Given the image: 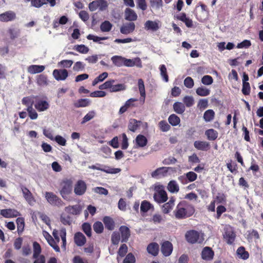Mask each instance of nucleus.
I'll use <instances>...</instances> for the list:
<instances>
[{"mask_svg": "<svg viewBox=\"0 0 263 263\" xmlns=\"http://www.w3.org/2000/svg\"><path fill=\"white\" fill-rule=\"evenodd\" d=\"M195 212L193 205L185 200H182L177 205L173 213L176 219H184L193 216Z\"/></svg>", "mask_w": 263, "mask_h": 263, "instance_id": "obj_1", "label": "nucleus"}, {"mask_svg": "<svg viewBox=\"0 0 263 263\" xmlns=\"http://www.w3.org/2000/svg\"><path fill=\"white\" fill-rule=\"evenodd\" d=\"M115 82V81L114 80H108L103 84L100 85L99 88L101 90L109 89L110 92H111L125 90L126 86L124 84L114 85Z\"/></svg>", "mask_w": 263, "mask_h": 263, "instance_id": "obj_2", "label": "nucleus"}, {"mask_svg": "<svg viewBox=\"0 0 263 263\" xmlns=\"http://www.w3.org/2000/svg\"><path fill=\"white\" fill-rule=\"evenodd\" d=\"M61 186L60 193L64 199L68 200V196L72 192V181L71 179H65L62 182Z\"/></svg>", "mask_w": 263, "mask_h": 263, "instance_id": "obj_3", "label": "nucleus"}, {"mask_svg": "<svg viewBox=\"0 0 263 263\" xmlns=\"http://www.w3.org/2000/svg\"><path fill=\"white\" fill-rule=\"evenodd\" d=\"M89 168L92 170H96L105 172L107 174H117L121 172V170L119 168H111L108 166L101 164L100 163H96L95 165H92L88 166Z\"/></svg>", "mask_w": 263, "mask_h": 263, "instance_id": "obj_4", "label": "nucleus"}, {"mask_svg": "<svg viewBox=\"0 0 263 263\" xmlns=\"http://www.w3.org/2000/svg\"><path fill=\"white\" fill-rule=\"evenodd\" d=\"M45 198L48 202L52 205L60 207L64 205V203L61 199L53 192H46Z\"/></svg>", "mask_w": 263, "mask_h": 263, "instance_id": "obj_5", "label": "nucleus"}, {"mask_svg": "<svg viewBox=\"0 0 263 263\" xmlns=\"http://www.w3.org/2000/svg\"><path fill=\"white\" fill-rule=\"evenodd\" d=\"M185 237L189 243L194 244L198 242L200 234L197 231L191 230L186 232Z\"/></svg>", "mask_w": 263, "mask_h": 263, "instance_id": "obj_6", "label": "nucleus"}, {"mask_svg": "<svg viewBox=\"0 0 263 263\" xmlns=\"http://www.w3.org/2000/svg\"><path fill=\"white\" fill-rule=\"evenodd\" d=\"M20 188L25 200L29 205H33L35 203L36 200L31 192L26 186L22 184L20 185Z\"/></svg>", "mask_w": 263, "mask_h": 263, "instance_id": "obj_7", "label": "nucleus"}, {"mask_svg": "<svg viewBox=\"0 0 263 263\" xmlns=\"http://www.w3.org/2000/svg\"><path fill=\"white\" fill-rule=\"evenodd\" d=\"M87 189V185L84 181L79 180L74 186V193L76 195L82 196L85 194Z\"/></svg>", "mask_w": 263, "mask_h": 263, "instance_id": "obj_8", "label": "nucleus"}, {"mask_svg": "<svg viewBox=\"0 0 263 263\" xmlns=\"http://www.w3.org/2000/svg\"><path fill=\"white\" fill-rule=\"evenodd\" d=\"M223 236L224 240L228 245H232L234 244L236 235L231 228L225 230Z\"/></svg>", "mask_w": 263, "mask_h": 263, "instance_id": "obj_9", "label": "nucleus"}, {"mask_svg": "<svg viewBox=\"0 0 263 263\" xmlns=\"http://www.w3.org/2000/svg\"><path fill=\"white\" fill-rule=\"evenodd\" d=\"M167 194L163 190H159L154 194V200L158 203H164L167 200Z\"/></svg>", "mask_w": 263, "mask_h": 263, "instance_id": "obj_10", "label": "nucleus"}, {"mask_svg": "<svg viewBox=\"0 0 263 263\" xmlns=\"http://www.w3.org/2000/svg\"><path fill=\"white\" fill-rule=\"evenodd\" d=\"M68 76V71L65 69H54L53 71V76L57 81L65 80Z\"/></svg>", "mask_w": 263, "mask_h": 263, "instance_id": "obj_11", "label": "nucleus"}, {"mask_svg": "<svg viewBox=\"0 0 263 263\" xmlns=\"http://www.w3.org/2000/svg\"><path fill=\"white\" fill-rule=\"evenodd\" d=\"M173 250V245L169 241H165L162 243L161 251L164 256H170L172 254Z\"/></svg>", "mask_w": 263, "mask_h": 263, "instance_id": "obj_12", "label": "nucleus"}, {"mask_svg": "<svg viewBox=\"0 0 263 263\" xmlns=\"http://www.w3.org/2000/svg\"><path fill=\"white\" fill-rule=\"evenodd\" d=\"M1 215L5 218L16 217L21 215L20 213L15 209H7L1 210Z\"/></svg>", "mask_w": 263, "mask_h": 263, "instance_id": "obj_13", "label": "nucleus"}, {"mask_svg": "<svg viewBox=\"0 0 263 263\" xmlns=\"http://www.w3.org/2000/svg\"><path fill=\"white\" fill-rule=\"evenodd\" d=\"M16 18V14L12 11H8L0 14V22H8L14 20Z\"/></svg>", "mask_w": 263, "mask_h": 263, "instance_id": "obj_14", "label": "nucleus"}, {"mask_svg": "<svg viewBox=\"0 0 263 263\" xmlns=\"http://www.w3.org/2000/svg\"><path fill=\"white\" fill-rule=\"evenodd\" d=\"M135 29V24L133 22H129L123 24L120 27V32L123 34H128L133 32Z\"/></svg>", "mask_w": 263, "mask_h": 263, "instance_id": "obj_15", "label": "nucleus"}, {"mask_svg": "<svg viewBox=\"0 0 263 263\" xmlns=\"http://www.w3.org/2000/svg\"><path fill=\"white\" fill-rule=\"evenodd\" d=\"M214 252L212 249L209 247H204L201 252V257L203 260L206 261L212 260L213 259Z\"/></svg>", "mask_w": 263, "mask_h": 263, "instance_id": "obj_16", "label": "nucleus"}, {"mask_svg": "<svg viewBox=\"0 0 263 263\" xmlns=\"http://www.w3.org/2000/svg\"><path fill=\"white\" fill-rule=\"evenodd\" d=\"M119 232L121 234V241L126 242L130 236L129 229L126 226H122L119 228Z\"/></svg>", "mask_w": 263, "mask_h": 263, "instance_id": "obj_17", "label": "nucleus"}, {"mask_svg": "<svg viewBox=\"0 0 263 263\" xmlns=\"http://www.w3.org/2000/svg\"><path fill=\"white\" fill-rule=\"evenodd\" d=\"M137 101H138V99L135 98H130L127 100L124 105L120 108L119 114L122 115L126 112L130 107L136 106L134 103Z\"/></svg>", "mask_w": 263, "mask_h": 263, "instance_id": "obj_18", "label": "nucleus"}, {"mask_svg": "<svg viewBox=\"0 0 263 263\" xmlns=\"http://www.w3.org/2000/svg\"><path fill=\"white\" fill-rule=\"evenodd\" d=\"M194 146L197 149L203 151H207L210 148V143L206 141H196Z\"/></svg>", "mask_w": 263, "mask_h": 263, "instance_id": "obj_19", "label": "nucleus"}, {"mask_svg": "<svg viewBox=\"0 0 263 263\" xmlns=\"http://www.w3.org/2000/svg\"><path fill=\"white\" fill-rule=\"evenodd\" d=\"M74 241L79 247H82L86 242L85 236L81 232H77L74 236Z\"/></svg>", "mask_w": 263, "mask_h": 263, "instance_id": "obj_20", "label": "nucleus"}, {"mask_svg": "<svg viewBox=\"0 0 263 263\" xmlns=\"http://www.w3.org/2000/svg\"><path fill=\"white\" fill-rule=\"evenodd\" d=\"M34 107L39 111H43L49 108V104L46 101L39 100L35 104Z\"/></svg>", "mask_w": 263, "mask_h": 263, "instance_id": "obj_21", "label": "nucleus"}, {"mask_svg": "<svg viewBox=\"0 0 263 263\" xmlns=\"http://www.w3.org/2000/svg\"><path fill=\"white\" fill-rule=\"evenodd\" d=\"M103 222L105 228L109 230L112 231L115 229V223L114 219L109 216H105L103 219Z\"/></svg>", "mask_w": 263, "mask_h": 263, "instance_id": "obj_22", "label": "nucleus"}, {"mask_svg": "<svg viewBox=\"0 0 263 263\" xmlns=\"http://www.w3.org/2000/svg\"><path fill=\"white\" fill-rule=\"evenodd\" d=\"M65 211L69 214L76 215L80 214L81 208L78 204L69 205L65 208Z\"/></svg>", "mask_w": 263, "mask_h": 263, "instance_id": "obj_23", "label": "nucleus"}, {"mask_svg": "<svg viewBox=\"0 0 263 263\" xmlns=\"http://www.w3.org/2000/svg\"><path fill=\"white\" fill-rule=\"evenodd\" d=\"M137 15L135 11L130 8H126L125 10V19L129 21H134L137 19Z\"/></svg>", "mask_w": 263, "mask_h": 263, "instance_id": "obj_24", "label": "nucleus"}, {"mask_svg": "<svg viewBox=\"0 0 263 263\" xmlns=\"http://www.w3.org/2000/svg\"><path fill=\"white\" fill-rule=\"evenodd\" d=\"M135 142L138 147H143L147 145L148 141L144 135L139 134L137 136L135 139Z\"/></svg>", "mask_w": 263, "mask_h": 263, "instance_id": "obj_25", "label": "nucleus"}, {"mask_svg": "<svg viewBox=\"0 0 263 263\" xmlns=\"http://www.w3.org/2000/svg\"><path fill=\"white\" fill-rule=\"evenodd\" d=\"M159 247L157 243L152 242L149 244L147 247V252L154 256L158 255Z\"/></svg>", "mask_w": 263, "mask_h": 263, "instance_id": "obj_26", "label": "nucleus"}, {"mask_svg": "<svg viewBox=\"0 0 263 263\" xmlns=\"http://www.w3.org/2000/svg\"><path fill=\"white\" fill-rule=\"evenodd\" d=\"M169 168L170 167H159L152 173L151 176L153 178H157L158 176L161 175L164 176L168 172Z\"/></svg>", "mask_w": 263, "mask_h": 263, "instance_id": "obj_27", "label": "nucleus"}, {"mask_svg": "<svg viewBox=\"0 0 263 263\" xmlns=\"http://www.w3.org/2000/svg\"><path fill=\"white\" fill-rule=\"evenodd\" d=\"M236 254L239 258L243 260H246L249 257V252L246 250L245 248L243 246H241L237 249Z\"/></svg>", "mask_w": 263, "mask_h": 263, "instance_id": "obj_28", "label": "nucleus"}, {"mask_svg": "<svg viewBox=\"0 0 263 263\" xmlns=\"http://www.w3.org/2000/svg\"><path fill=\"white\" fill-rule=\"evenodd\" d=\"M144 28L147 30H150L153 31H156L159 28V27L156 22L148 20L145 23Z\"/></svg>", "mask_w": 263, "mask_h": 263, "instance_id": "obj_29", "label": "nucleus"}, {"mask_svg": "<svg viewBox=\"0 0 263 263\" xmlns=\"http://www.w3.org/2000/svg\"><path fill=\"white\" fill-rule=\"evenodd\" d=\"M138 83L139 90L141 96V101H142L143 103H144L145 98V90L144 81L142 79H139L138 80Z\"/></svg>", "mask_w": 263, "mask_h": 263, "instance_id": "obj_30", "label": "nucleus"}, {"mask_svg": "<svg viewBox=\"0 0 263 263\" xmlns=\"http://www.w3.org/2000/svg\"><path fill=\"white\" fill-rule=\"evenodd\" d=\"M154 209V206L149 201L143 200L141 202L140 211L141 213L147 212L151 209Z\"/></svg>", "mask_w": 263, "mask_h": 263, "instance_id": "obj_31", "label": "nucleus"}, {"mask_svg": "<svg viewBox=\"0 0 263 263\" xmlns=\"http://www.w3.org/2000/svg\"><path fill=\"white\" fill-rule=\"evenodd\" d=\"M140 121H137L135 119H130L128 124V129L129 130L135 132L139 127Z\"/></svg>", "mask_w": 263, "mask_h": 263, "instance_id": "obj_32", "label": "nucleus"}, {"mask_svg": "<svg viewBox=\"0 0 263 263\" xmlns=\"http://www.w3.org/2000/svg\"><path fill=\"white\" fill-rule=\"evenodd\" d=\"M174 110L178 114H183L185 109L184 105L179 102H176L173 104Z\"/></svg>", "mask_w": 263, "mask_h": 263, "instance_id": "obj_33", "label": "nucleus"}, {"mask_svg": "<svg viewBox=\"0 0 263 263\" xmlns=\"http://www.w3.org/2000/svg\"><path fill=\"white\" fill-rule=\"evenodd\" d=\"M205 135L208 140L213 141L217 139L218 133L214 129H209L205 131Z\"/></svg>", "mask_w": 263, "mask_h": 263, "instance_id": "obj_34", "label": "nucleus"}, {"mask_svg": "<svg viewBox=\"0 0 263 263\" xmlns=\"http://www.w3.org/2000/svg\"><path fill=\"white\" fill-rule=\"evenodd\" d=\"M124 57L119 55H114L111 58L113 64L117 67H121L124 65Z\"/></svg>", "mask_w": 263, "mask_h": 263, "instance_id": "obj_35", "label": "nucleus"}, {"mask_svg": "<svg viewBox=\"0 0 263 263\" xmlns=\"http://www.w3.org/2000/svg\"><path fill=\"white\" fill-rule=\"evenodd\" d=\"M45 69L43 65H32L28 67V71L31 73H37L42 72Z\"/></svg>", "mask_w": 263, "mask_h": 263, "instance_id": "obj_36", "label": "nucleus"}, {"mask_svg": "<svg viewBox=\"0 0 263 263\" xmlns=\"http://www.w3.org/2000/svg\"><path fill=\"white\" fill-rule=\"evenodd\" d=\"M167 189L171 193H177L179 191V186L175 180H171L167 185Z\"/></svg>", "mask_w": 263, "mask_h": 263, "instance_id": "obj_37", "label": "nucleus"}, {"mask_svg": "<svg viewBox=\"0 0 263 263\" xmlns=\"http://www.w3.org/2000/svg\"><path fill=\"white\" fill-rule=\"evenodd\" d=\"M137 62L140 63V67H141L142 66L141 64V60L140 58H137L134 60H132L127 59L124 58V65L127 67H133L136 65Z\"/></svg>", "mask_w": 263, "mask_h": 263, "instance_id": "obj_38", "label": "nucleus"}, {"mask_svg": "<svg viewBox=\"0 0 263 263\" xmlns=\"http://www.w3.org/2000/svg\"><path fill=\"white\" fill-rule=\"evenodd\" d=\"M168 121L171 125L175 126L180 123V119L176 115L172 114L168 117Z\"/></svg>", "mask_w": 263, "mask_h": 263, "instance_id": "obj_39", "label": "nucleus"}, {"mask_svg": "<svg viewBox=\"0 0 263 263\" xmlns=\"http://www.w3.org/2000/svg\"><path fill=\"white\" fill-rule=\"evenodd\" d=\"M215 117V112L212 109L206 110L203 114V119L206 122H210L213 120Z\"/></svg>", "mask_w": 263, "mask_h": 263, "instance_id": "obj_40", "label": "nucleus"}, {"mask_svg": "<svg viewBox=\"0 0 263 263\" xmlns=\"http://www.w3.org/2000/svg\"><path fill=\"white\" fill-rule=\"evenodd\" d=\"M17 224V232L19 234H21L24 229L25 221L23 217H18L16 220Z\"/></svg>", "mask_w": 263, "mask_h": 263, "instance_id": "obj_41", "label": "nucleus"}, {"mask_svg": "<svg viewBox=\"0 0 263 263\" xmlns=\"http://www.w3.org/2000/svg\"><path fill=\"white\" fill-rule=\"evenodd\" d=\"M90 104V101L87 99H81L74 103V106L77 107H84L88 106Z\"/></svg>", "mask_w": 263, "mask_h": 263, "instance_id": "obj_42", "label": "nucleus"}, {"mask_svg": "<svg viewBox=\"0 0 263 263\" xmlns=\"http://www.w3.org/2000/svg\"><path fill=\"white\" fill-rule=\"evenodd\" d=\"M33 257L34 258H37L39 257L40 255V253H41V247L40 245L36 242L34 241L33 243Z\"/></svg>", "mask_w": 263, "mask_h": 263, "instance_id": "obj_43", "label": "nucleus"}, {"mask_svg": "<svg viewBox=\"0 0 263 263\" xmlns=\"http://www.w3.org/2000/svg\"><path fill=\"white\" fill-rule=\"evenodd\" d=\"M196 92L199 96L205 97L210 95V90L205 87L201 86L196 89Z\"/></svg>", "mask_w": 263, "mask_h": 263, "instance_id": "obj_44", "label": "nucleus"}, {"mask_svg": "<svg viewBox=\"0 0 263 263\" xmlns=\"http://www.w3.org/2000/svg\"><path fill=\"white\" fill-rule=\"evenodd\" d=\"M112 25L108 21H105L100 25V29L102 32H108L111 30Z\"/></svg>", "mask_w": 263, "mask_h": 263, "instance_id": "obj_45", "label": "nucleus"}, {"mask_svg": "<svg viewBox=\"0 0 263 263\" xmlns=\"http://www.w3.org/2000/svg\"><path fill=\"white\" fill-rule=\"evenodd\" d=\"M73 49L82 54L87 53L89 51L88 47L83 44L75 45Z\"/></svg>", "mask_w": 263, "mask_h": 263, "instance_id": "obj_46", "label": "nucleus"}, {"mask_svg": "<svg viewBox=\"0 0 263 263\" xmlns=\"http://www.w3.org/2000/svg\"><path fill=\"white\" fill-rule=\"evenodd\" d=\"M47 241L49 245L53 248V249L57 252H59L60 251V249L58 245H57V242L50 235L48 236V239H47Z\"/></svg>", "mask_w": 263, "mask_h": 263, "instance_id": "obj_47", "label": "nucleus"}, {"mask_svg": "<svg viewBox=\"0 0 263 263\" xmlns=\"http://www.w3.org/2000/svg\"><path fill=\"white\" fill-rule=\"evenodd\" d=\"M94 231L97 234H101L103 232L104 226L100 221H96L93 224Z\"/></svg>", "mask_w": 263, "mask_h": 263, "instance_id": "obj_48", "label": "nucleus"}, {"mask_svg": "<svg viewBox=\"0 0 263 263\" xmlns=\"http://www.w3.org/2000/svg\"><path fill=\"white\" fill-rule=\"evenodd\" d=\"M158 127L163 132H166L171 129L170 125L165 120L160 121L158 123Z\"/></svg>", "mask_w": 263, "mask_h": 263, "instance_id": "obj_49", "label": "nucleus"}, {"mask_svg": "<svg viewBox=\"0 0 263 263\" xmlns=\"http://www.w3.org/2000/svg\"><path fill=\"white\" fill-rule=\"evenodd\" d=\"M107 77L108 73L106 72H104L100 74L99 76L96 77L92 81V86H95L99 82L103 81Z\"/></svg>", "mask_w": 263, "mask_h": 263, "instance_id": "obj_50", "label": "nucleus"}, {"mask_svg": "<svg viewBox=\"0 0 263 263\" xmlns=\"http://www.w3.org/2000/svg\"><path fill=\"white\" fill-rule=\"evenodd\" d=\"M82 230L88 237L91 236V227L89 223L85 222L82 224Z\"/></svg>", "mask_w": 263, "mask_h": 263, "instance_id": "obj_51", "label": "nucleus"}, {"mask_svg": "<svg viewBox=\"0 0 263 263\" xmlns=\"http://www.w3.org/2000/svg\"><path fill=\"white\" fill-rule=\"evenodd\" d=\"M120 240V236L119 232H114L111 235V241L114 245L119 244Z\"/></svg>", "mask_w": 263, "mask_h": 263, "instance_id": "obj_52", "label": "nucleus"}, {"mask_svg": "<svg viewBox=\"0 0 263 263\" xmlns=\"http://www.w3.org/2000/svg\"><path fill=\"white\" fill-rule=\"evenodd\" d=\"M95 116V112L94 111H89L83 118L82 121L81 122V124H83L86 122L90 121V120L94 118Z\"/></svg>", "mask_w": 263, "mask_h": 263, "instance_id": "obj_53", "label": "nucleus"}, {"mask_svg": "<svg viewBox=\"0 0 263 263\" xmlns=\"http://www.w3.org/2000/svg\"><path fill=\"white\" fill-rule=\"evenodd\" d=\"M183 103L187 107H191L194 103V100L192 96H185L183 99Z\"/></svg>", "mask_w": 263, "mask_h": 263, "instance_id": "obj_54", "label": "nucleus"}, {"mask_svg": "<svg viewBox=\"0 0 263 263\" xmlns=\"http://www.w3.org/2000/svg\"><path fill=\"white\" fill-rule=\"evenodd\" d=\"M186 174V178H187L188 182H191L195 181L197 178V175L193 171L189 172Z\"/></svg>", "mask_w": 263, "mask_h": 263, "instance_id": "obj_55", "label": "nucleus"}, {"mask_svg": "<svg viewBox=\"0 0 263 263\" xmlns=\"http://www.w3.org/2000/svg\"><path fill=\"white\" fill-rule=\"evenodd\" d=\"M27 110L31 119L34 120L37 118L38 115L32 106H29L27 107Z\"/></svg>", "mask_w": 263, "mask_h": 263, "instance_id": "obj_56", "label": "nucleus"}, {"mask_svg": "<svg viewBox=\"0 0 263 263\" xmlns=\"http://www.w3.org/2000/svg\"><path fill=\"white\" fill-rule=\"evenodd\" d=\"M32 6L40 8L46 4V0H30Z\"/></svg>", "mask_w": 263, "mask_h": 263, "instance_id": "obj_57", "label": "nucleus"}, {"mask_svg": "<svg viewBox=\"0 0 263 263\" xmlns=\"http://www.w3.org/2000/svg\"><path fill=\"white\" fill-rule=\"evenodd\" d=\"M201 82L204 85H210L213 83V79L211 76L205 75L202 78Z\"/></svg>", "mask_w": 263, "mask_h": 263, "instance_id": "obj_58", "label": "nucleus"}, {"mask_svg": "<svg viewBox=\"0 0 263 263\" xmlns=\"http://www.w3.org/2000/svg\"><path fill=\"white\" fill-rule=\"evenodd\" d=\"M128 248L126 244L121 245L118 252V255L121 257H124L127 252Z\"/></svg>", "mask_w": 263, "mask_h": 263, "instance_id": "obj_59", "label": "nucleus"}, {"mask_svg": "<svg viewBox=\"0 0 263 263\" xmlns=\"http://www.w3.org/2000/svg\"><path fill=\"white\" fill-rule=\"evenodd\" d=\"M208 106V101L206 99H200L198 101L197 107L200 109H204L207 108Z\"/></svg>", "mask_w": 263, "mask_h": 263, "instance_id": "obj_60", "label": "nucleus"}, {"mask_svg": "<svg viewBox=\"0 0 263 263\" xmlns=\"http://www.w3.org/2000/svg\"><path fill=\"white\" fill-rule=\"evenodd\" d=\"M184 85L188 88H192L194 85L193 79L190 77H187L184 80Z\"/></svg>", "mask_w": 263, "mask_h": 263, "instance_id": "obj_61", "label": "nucleus"}, {"mask_svg": "<svg viewBox=\"0 0 263 263\" xmlns=\"http://www.w3.org/2000/svg\"><path fill=\"white\" fill-rule=\"evenodd\" d=\"M250 86L249 82L242 83V92L245 95H249L250 93Z\"/></svg>", "mask_w": 263, "mask_h": 263, "instance_id": "obj_62", "label": "nucleus"}, {"mask_svg": "<svg viewBox=\"0 0 263 263\" xmlns=\"http://www.w3.org/2000/svg\"><path fill=\"white\" fill-rule=\"evenodd\" d=\"M136 259L132 253H129L123 260V263H135Z\"/></svg>", "mask_w": 263, "mask_h": 263, "instance_id": "obj_63", "label": "nucleus"}, {"mask_svg": "<svg viewBox=\"0 0 263 263\" xmlns=\"http://www.w3.org/2000/svg\"><path fill=\"white\" fill-rule=\"evenodd\" d=\"M173 205H172L168 202L164 203L162 207V210L164 214H168L170 213L171 210L173 209Z\"/></svg>", "mask_w": 263, "mask_h": 263, "instance_id": "obj_64", "label": "nucleus"}]
</instances>
